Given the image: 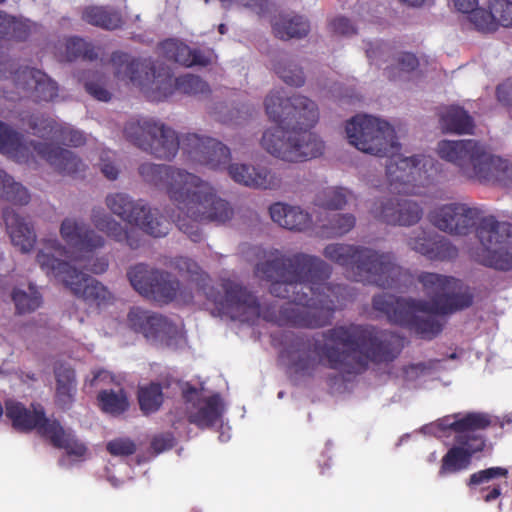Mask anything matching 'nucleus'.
I'll list each match as a JSON object with an SVG mask.
<instances>
[{"instance_id": "obj_47", "label": "nucleus", "mask_w": 512, "mask_h": 512, "mask_svg": "<svg viewBox=\"0 0 512 512\" xmlns=\"http://www.w3.org/2000/svg\"><path fill=\"white\" fill-rule=\"evenodd\" d=\"M497 25L512 27V2L509 0H489Z\"/></svg>"}, {"instance_id": "obj_62", "label": "nucleus", "mask_w": 512, "mask_h": 512, "mask_svg": "<svg viewBox=\"0 0 512 512\" xmlns=\"http://www.w3.org/2000/svg\"><path fill=\"white\" fill-rule=\"evenodd\" d=\"M339 379L338 375H330L328 377L329 382L337 381Z\"/></svg>"}, {"instance_id": "obj_45", "label": "nucleus", "mask_w": 512, "mask_h": 512, "mask_svg": "<svg viewBox=\"0 0 512 512\" xmlns=\"http://www.w3.org/2000/svg\"><path fill=\"white\" fill-rule=\"evenodd\" d=\"M509 475V471L507 468L496 466V467H489L483 470H479L477 472L472 473L467 482L466 485L473 489L477 486L483 485L485 483H488L494 479L498 478H504L507 479Z\"/></svg>"}, {"instance_id": "obj_60", "label": "nucleus", "mask_w": 512, "mask_h": 512, "mask_svg": "<svg viewBox=\"0 0 512 512\" xmlns=\"http://www.w3.org/2000/svg\"><path fill=\"white\" fill-rule=\"evenodd\" d=\"M424 368H425V365L423 363L412 364L408 367V369H421V370H423Z\"/></svg>"}, {"instance_id": "obj_2", "label": "nucleus", "mask_w": 512, "mask_h": 512, "mask_svg": "<svg viewBox=\"0 0 512 512\" xmlns=\"http://www.w3.org/2000/svg\"><path fill=\"white\" fill-rule=\"evenodd\" d=\"M281 356L301 377H314L320 366L348 374L365 371L369 362L394 361L404 348V338L371 325H338L311 339L292 335Z\"/></svg>"}, {"instance_id": "obj_18", "label": "nucleus", "mask_w": 512, "mask_h": 512, "mask_svg": "<svg viewBox=\"0 0 512 512\" xmlns=\"http://www.w3.org/2000/svg\"><path fill=\"white\" fill-rule=\"evenodd\" d=\"M419 283L422 284L423 291L430 298L428 303H440L450 305L451 307L469 303L473 304V294L466 289L465 291L454 293L453 290L457 280L453 277L440 275L432 272H422L418 276Z\"/></svg>"}, {"instance_id": "obj_31", "label": "nucleus", "mask_w": 512, "mask_h": 512, "mask_svg": "<svg viewBox=\"0 0 512 512\" xmlns=\"http://www.w3.org/2000/svg\"><path fill=\"white\" fill-rule=\"evenodd\" d=\"M38 28L36 23L28 19L17 18L0 11V41H27Z\"/></svg>"}, {"instance_id": "obj_28", "label": "nucleus", "mask_w": 512, "mask_h": 512, "mask_svg": "<svg viewBox=\"0 0 512 512\" xmlns=\"http://www.w3.org/2000/svg\"><path fill=\"white\" fill-rule=\"evenodd\" d=\"M55 395L54 401L58 408L67 411L71 409L77 394V378L74 368L66 363L54 366Z\"/></svg>"}, {"instance_id": "obj_49", "label": "nucleus", "mask_w": 512, "mask_h": 512, "mask_svg": "<svg viewBox=\"0 0 512 512\" xmlns=\"http://www.w3.org/2000/svg\"><path fill=\"white\" fill-rule=\"evenodd\" d=\"M106 449L112 456H130L137 448L130 438H116L107 443Z\"/></svg>"}, {"instance_id": "obj_38", "label": "nucleus", "mask_w": 512, "mask_h": 512, "mask_svg": "<svg viewBox=\"0 0 512 512\" xmlns=\"http://www.w3.org/2000/svg\"><path fill=\"white\" fill-rule=\"evenodd\" d=\"M491 418L487 413L469 412L462 418L448 423L446 427L459 435L487 429L491 425Z\"/></svg>"}, {"instance_id": "obj_3", "label": "nucleus", "mask_w": 512, "mask_h": 512, "mask_svg": "<svg viewBox=\"0 0 512 512\" xmlns=\"http://www.w3.org/2000/svg\"><path fill=\"white\" fill-rule=\"evenodd\" d=\"M349 143L358 150L379 157H387L386 175L390 190L399 197L375 201L372 215L389 225L412 226L423 215L419 203L404 195L415 194L416 187L424 185L428 169L434 159L425 155L403 157L398 154L400 144L394 128L386 121L368 115H356L345 127Z\"/></svg>"}, {"instance_id": "obj_27", "label": "nucleus", "mask_w": 512, "mask_h": 512, "mask_svg": "<svg viewBox=\"0 0 512 512\" xmlns=\"http://www.w3.org/2000/svg\"><path fill=\"white\" fill-rule=\"evenodd\" d=\"M159 53L169 61L184 67L202 66L210 64V58L200 49H192L186 43L169 38L158 45Z\"/></svg>"}, {"instance_id": "obj_43", "label": "nucleus", "mask_w": 512, "mask_h": 512, "mask_svg": "<svg viewBox=\"0 0 512 512\" xmlns=\"http://www.w3.org/2000/svg\"><path fill=\"white\" fill-rule=\"evenodd\" d=\"M275 73L288 85L301 87L305 83L304 72L301 67L286 61H277L273 65Z\"/></svg>"}, {"instance_id": "obj_24", "label": "nucleus", "mask_w": 512, "mask_h": 512, "mask_svg": "<svg viewBox=\"0 0 512 512\" xmlns=\"http://www.w3.org/2000/svg\"><path fill=\"white\" fill-rule=\"evenodd\" d=\"M127 324L130 329L141 333L147 339H157L172 330V323L166 317L140 307L129 310Z\"/></svg>"}, {"instance_id": "obj_58", "label": "nucleus", "mask_w": 512, "mask_h": 512, "mask_svg": "<svg viewBox=\"0 0 512 512\" xmlns=\"http://www.w3.org/2000/svg\"><path fill=\"white\" fill-rule=\"evenodd\" d=\"M47 248L58 252L60 255H63L66 252L65 247L57 239L48 240Z\"/></svg>"}, {"instance_id": "obj_44", "label": "nucleus", "mask_w": 512, "mask_h": 512, "mask_svg": "<svg viewBox=\"0 0 512 512\" xmlns=\"http://www.w3.org/2000/svg\"><path fill=\"white\" fill-rule=\"evenodd\" d=\"M97 56L94 47L82 38L72 37L66 41V58L68 61L78 58L94 60Z\"/></svg>"}, {"instance_id": "obj_8", "label": "nucleus", "mask_w": 512, "mask_h": 512, "mask_svg": "<svg viewBox=\"0 0 512 512\" xmlns=\"http://www.w3.org/2000/svg\"><path fill=\"white\" fill-rule=\"evenodd\" d=\"M105 204L114 215L127 223L134 224L139 230L123 226L101 207L92 209L90 216L92 224L108 238L132 250L139 249L143 245L140 230L155 238L164 237L169 232V221L154 213L142 200L136 201L126 193L117 192L108 194Z\"/></svg>"}, {"instance_id": "obj_13", "label": "nucleus", "mask_w": 512, "mask_h": 512, "mask_svg": "<svg viewBox=\"0 0 512 512\" xmlns=\"http://www.w3.org/2000/svg\"><path fill=\"white\" fill-rule=\"evenodd\" d=\"M0 152L19 163H27L35 153L59 173L74 175L84 170V163L72 151L52 143L25 141L22 134L0 121Z\"/></svg>"}, {"instance_id": "obj_55", "label": "nucleus", "mask_w": 512, "mask_h": 512, "mask_svg": "<svg viewBox=\"0 0 512 512\" xmlns=\"http://www.w3.org/2000/svg\"><path fill=\"white\" fill-rule=\"evenodd\" d=\"M108 266V259L106 257H100L95 259L92 264L84 265L83 267L94 274H102L107 270Z\"/></svg>"}, {"instance_id": "obj_48", "label": "nucleus", "mask_w": 512, "mask_h": 512, "mask_svg": "<svg viewBox=\"0 0 512 512\" xmlns=\"http://www.w3.org/2000/svg\"><path fill=\"white\" fill-rule=\"evenodd\" d=\"M55 138L60 140L63 144L73 147L82 146L86 141V138L81 131L62 125L58 126Z\"/></svg>"}, {"instance_id": "obj_21", "label": "nucleus", "mask_w": 512, "mask_h": 512, "mask_svg": "<svg viewBox=\"0 0 512 512\" xmlns=\"http://www.w3.org/2000/svg\"><path fill=\"white\" fill-rule=\"evenodd\" d=\"M182 397L186 403H191L194 408H197L196 411H188L189 423L200 429H206L214 426L220 420L223 412L220 395L214 394L202 399L199 391L189 385L183 390Z\"/></svg>"}, {"instance_id": "obj_20", "label": "nucleus", "mask_w": 512, "mask_h": 512, "mask_svg": "<svg viewBox=\"0 0 512 512\" xmlns=\"http://www.w3.org/2000/svg\"><path fill=\"white\" fill-rule=\"evenodd\" d=\"M407 245L411 250L432 261L452 260L458 256L457 248L447 238L422 228L412 231Z\"/></svg>"}, {"instance_id": "obj_46", "label": "nucleus", "mask_w": 512, "mask_h": 512, "mask_svg": "<svg viewBox=\"0 0 512 512\" xmlns=\"http://www.w3.org/2000/svg\"><path fill=\"white\" fill-rule=\"evenodd\" d=\"M27 125L39 137L53 136L55 137L58 124L53 119L42 114H32L27 120Z\"/></svg>"}, {"instance_id": "obj_33", "label": "nucleus", "mask_w": 512, "mask_h": 512, "mask_svg": "<svg viewBox=\"0 0 512 512\" xmlns=\"http://www.w3.org/2000/svg\"><path fill=\"white\" fill-rule=\"evenodd\" d=\"M274 35L281 40L305 37L310 30V25L302 16L279 15L272 23Z\"/></svg>"}, {"instance_id": "obj_4", "label": "nucleus", "mask_w": 512, "mask_h": 512, "mask_svg": "<svg viewBox=\"0 0 512 512\" xmlns=\"http://www.w3.org/2000/svg\"><path fill=\"white\" fill-rule=\"evenodd\" d=\"M138 172L143 180L156 187H165L175 205L170 218L191 241L202 239L199 223H225L233 216L229 203L218 197L207 182L185 170L154 163H143Z\"/></svg>"}, {"instance_id": "obj_35", "label": "nucleus", "mask_w": 512, "mask_h": 512, "mask_svg": "<svg viewBox=\"0 0 512 512\" xmlns=\"http://www.w3.org/2000/svg\"><path fill=\"white\" fill-rule=\"evenodd\" d=\"M137 399L140 410L144 415L157 412L164 402L162 385L158 382H150L140 386L137 392Z\"/></svg>"}, {"instance_id": "obj_53", "label": "nucleus", "mask_w": 512, "mask_h": 512, "mask_svg": "<svg viewBox=\"0 0 512 512\" xmlns=\"http://www.w3.org/2000/svg\"><path fill=\"white\" fill-rule=\"evenodd\" d=\"M496 97L504 106H512V82H504L496 88Z\"/></svg>"}, {"instance_id": "obj_6", "label": "nucleus", "mask_w": 512, "mask_h": 512, "mask_svg": "<svg viewBox=\"0 0 512 512\" xmlns=\"http://www.w3.org/2000/svg\"><path fill=\"white\" fill-rule=\"evenodd\" d=\"M125 139L159 159L171 160L181 149L186 161L211 169L225 168L231 160L230 149L221 141L196 133L179 137L165 124L152 118H131L123 128Z\"/></svg>"}, {"instance_id": "obj_41", "label": "nucleus", "mask_w": 512, "mask_h": 512, "mask_svg": "<svg viewBox=\"0 0 512 512\" xmlns=\"http://www.w3.org/2000/svg\"><path fill=\"white\" fill-rule=\"evenodd\" d=\"M28 292L21 289H14L12 300L18 314H25L35 311L42 303V296L35 286L29 285Z\"/></svg>"}, {"instance_id": "obj_37", "label": "nucleus", "mask_w": 512, "mask_h": 512, "mask_svg": "<svg viewBox=\"0 0 512 512\" xmlns=\"http://www.w3.org/2000/svg\"><path fill=\"white\" fill-rule=\"evenodd\" d=\"M356 224L353 214L336 213L328 216L320 224L321 234L327 238L341 237L350 232Z\"/></svg>"}, {"instance_id": "obj_34", "label": "nucleus", "mask_w": 512, "mask_h": 512, "mask_svg": "<svg viewBox=\"0 0 512 512\" xmlns=\"http://www.w3.org/2000/svg\"><path fill=\"white\" fill-rule=\"evenodd\" d=\"M47 432L45 439H48L54 447L65 449L68 455L82 457L86 454V446L67 433L58 420H53Z\"/></svg>"}, {"instance_id": "obj_17", "label": "nucleus", "mask_w": 512, "mask_h": 512, "mask_svg": "<svg viewBox=\"0 0 512 512\" xmlns=\"http://www.w3.org/2000/svg\"><path fill=\"white\" fill-rule=\"evenodd\" d=\"M453 445L441 459L438 476L444 478L467 470L475 453L485 447V439L481 435H457Z\"/></svg>"}, {"instance_id": "obj_42", "label": "nucleus", "mask_w": 512, "mask_h": 512, "mask_svg": "<svg viewBox=\"0 0 512 512\" xmlns=\"http://www.w3.org/2000/svg\"><path fill=\"white\" fill-rule=\"evenodd\" d=\"M466 19L472 28L482 33L493 32L498 28L494 13L490 8L486 10L476 6L466 16Z\"/></svg>"}, {"instance_id": "obj_36", "label": "nucleus", "mask_w": 512, "mask_h": 512, "mask_svg": "<svg viewBox=\"0 0 512 512\" xmlns=\"http://www.w3.org/2000/svg\"><path fill=\"white\" fill-rule=\"evenodd\" d=\"M97 401L103 412L113 416L121 415L129 408L127 393L122 388L117 391L112 389L101 390L97 395Z\"/></svg>"}, {"instance_id": "obj_12", "label": "nucleus", "mask_w": 512, "mask_h": 512, "mask_svg": "<svg viewBox=\"0 0 512 512\" xmlns=\"http://www.w3.org/2000/svg\"><path fill=\"white\" fill-rule=\"evenodd\" d=\"M436 150L441 159L454 164L466 179L495 183L508 176L509 162L491 155L476 140L444 139L438 142Z\"/></svg>"}, {"instance_id": "obj_9", "label": "nucleus", "mask_w": 512, "mask_h": 512, "mask_svg": "<svg viewBox=\"0 0 512 512\" xmlns=\"http://www.w3.org/2000/svg\"><path fill=\"white\" fill-rule=\"evenodd\" d=\"M110 61L117 78L139 87L151 101H164L175 92L189 96L211 92L208 83L199 76L185 74L174 78L169 67L152 58H133L125 52L115 51Z\"/></svg>"}, {"instance_id": "obj_50", "label": "nucleus", "mask_w": 512, "mask_h": 512, "mask_svg": "<svg viewBox=\"0 0 512 512\" xmlns=\"http://www.w3.org/2000/svg\"><path fill=\"white\" fill-rule=\"evenodd\" d=\"M175 438L171 433L159 434L153 437L151 449L156 453H162L174 447Z\"/></svg>"}, {"instance_id": "obj_51", "label": "nucleus", "mask_w": 512, "mask_h": 512, "mask_svg": "<svg viewBox=\"0 0 512 512\" xmlns=\"http://www.w3.org/2000/svg\"><path fill=\"white\" fill-rule=\"evenodd\" d=\"M331 30L339 35L351 36L356 34V28L346 17H337L330 23Z\"/></svg>"}, {"instance_id": "obj_11", "label": "nucleus", "mask_w": 512, "mask_h": 512, "mask_svg": "<svg viewBox=\"0 0 512 512\" xmlns=\"http://www.w3.org/2000/svg\"><path fill=\"white\" fill-rule=\"evenodd\" d=\"M374 310L387 316L390 322L404 327L419 338L432 340L443 330V324L436 315H449L469 308L468 302L451 307L427 300L396 297L389 293L375 295L372 299Z\"/></svg>"}, {"instance_id": "obj_16", "label": "nucleus", "mask_w": 512, "mask_h": 512, "mask_svg": "<svg viewBox=\"0 0 512 512\" xmlns=\"http://www.w3.org/2000/svg\"><path fill=\"white\" fill-rule=\"evenodd\" d=\"M127 278L140 295L161 304L172 302L180 289L178 279L171 273L150 268L145 263L131 266Z\"/></svg>"}, {"instance_id": "obj_26", "label": "nucleus", "mask_w": 512, "mask_h": 512, "mask_svg": "<svg viewBox=\"0 0 512 512\" xmlns=\"http://www.w3.org/2000/svg\"><path fill=\"white\" fill-rule=\"evenodd\" d=\"M2 214L12 244L22 253L32 251L37 240L33 224L21 217L13 208L3 209Z\"/></svg>"}, {"instance_id": "obj_59", "label": "nucleus", "mask_w": 512, "mask_h": 512, "mask_svg": "<svg viewBox=\"0 0 512 512\" xmlns=\"http://www.w3.org/2000/svg\"><path fill=\"white\" fill-rule=\"evenodd\" d=\"M108 377H109V374L107 371L99 370L94 373L93 378L90 380V385L95 386L98 383V381L104 380Z\"/></svg>"}, {"instance_id": "obj_39", "label": "nucleus", "mask_w": 512, "mask_h": 512, "mask_svg": "<svg viewBox=\"0 0 512 512\" xmlns=\"http://www.w3.org/2000/svg\"><path fill=\"white\" fill-rule=\"evenodd\" d=\"M0 197L16 205H26L30 201L28 190L0 169Z\"/></svg>"}, {"instance_id": "obj_57", "label": "nucleus", "mask_w": 512, "mask_h": 512, "mask_svg": "<svg viewBox=\"0 0 512 512\" xmlns=\"http://www.w3.org/2000/svg\"><path fill=\"white\" fill-rule=\"evenodd\" d=\"M101 171L109 180H115L118 177V169L112 163H104Z\"/></svg>"}, {"instance_id": "obj_1", "label": "nucleus", "mask_w": 512, "mask_h": 512, "mask_svg": "<svg viewBox=\"0 0 512 512\" xmlns=\"http://www.w3.org/2000/svg\"><path fill=\"white\" fill-rule=\"evenodd\" d=\"M177 266L220 315L232 320L253 322L262 316L278 326L319 329L331 325L336 311L345 306L347 287L328 282L331 265L305 253L277 255L255 266V275L271 282L269 291L273 296L291 301L277 310L274 306L262 310L252 292L230 279L222 281L221 293L210 286L208 274L189 258H180Z\"/></svg>"}, {"instance_id": "obj_25", "label": "nucleus", "mask_w": 512, "mask_h": 512, "mask_svg": "<svg viewBox=\"0 0 512 512\" xmlns=\"http://www.w3.org/2000/svg\"><path fill=\"white\" fill-rule=\"evenodd\" d=\"M228 173L235 182L253 188L272 190L282 183L281 176L266 167L236 163L229 165Z\"/></svg>"}, {"instance_id": "obj_14", "label": "nucleus", "mask_w": 512, "mask_h": 512, "mask_svg": "<svg viewBox=\"0 0 512 512\" xmlns=\"http://www.w3.org/2000/svg\"><path fill=\"white\" fill-rule=\"evenodd\" d=\"M37 263L47 274L52 275L68 287L72 293L82 299L89 307L107 305L112 300L111 292L95 278L82 273L68 262L40 250Z\"/></svg>"}, {"instance_id": "obj_7", "label": "nucleus", "mask_w": 512, "mask_h": 512, "mask_svg": "<svg viewBox=\"0 0 512 512\" xmlns=\"http://www.w3.org/2000/svg\"><path fill=\"white\" fill-rule=\"evenodd\" d=\"M482 211L462 203L446 204L433 210L429 217L438 229L453 235H467L476 227L481 246L476 260L487 267L508 271L512 269V225L494 216L481 217Z\"/></svg>"}, {"instance_id": "obj_61", "label": "nucleus", "mask_w": 512, "mask_h": 512, "mask_svg": "<svg viewBox=\"0 0 512 512\" xmlns=\"http://www.w3.org/2000/svg\"><path fill=\"white\" fill-rule=\"evenodd\" d=\"M227 28L225 24H220L218 27V31L220 34H224L226 32Z\"/></svg>"}, {"instance_id": "obj_54", "label": "nucleus", "mask_w": 512, "mask_h": 512, "mask_svg": "<svg viewBox=\"0 0 512 512\" xmlns=\"http://www.w3.org/2000/svg\"><path fill=\"white\" fill-rule=\"evenodd\" d=\"M483 494L482 499L486 503H490L498 499L502 495V484L494 483L488 487H482L480 490Z\"/></svg>"}, {"instance_id": "obj_19", "label": "nucleus", "mask_w": 512, "mask_h": 512, "mask_svg": "<svg viewBox=\"0 0 512 512\" xmlns=\"http://www.w3.org/2000/svg\"><path fill=\"white\" fill-rule=\"evenodd\" d=\"M5 414L16 431L27 433L37 430L43 438L47 437L53 422L46 417L42 405L32 403L27 408L23 403L11 399L5 401Z\"/></svg>"}, {"instance_id": "obj_52", "label": "nucleus", "mask_w": 512, "mask_h": 512, "mask_svg": "<svg viewBox=\"0 0 512 512\" xmlns=\"http://www.w3.org/2000/svg\"><path fill=\"white\" fill-rule=\"evenodd\" d=\"M85 89L97 100L107 102L111 99L110 92L98 82L87 81L85 83Z\"/></svg>"}, {"instance_id": "obj_5", "label": "nucleus", "mask_w": 512, "mask_h": 512, "mask_svg": "<svg viewBox=\"0 0 512 512\" xmlns=\"http://www.w3.org/2000/svg\"><path fill=\"white\" fill-rule=\"evenodd\" d=\"M269 119L277 126L267 129L262 136V147L272 156L286 162H304L321 156L324 142L310 131L319 120L317 104L297 94L284 98L280 91L265 98Z\"/></svg>"}, {"instance_id": "obj_63", "label": "nucleus", "mask_w": 512, "mask_h": 512, "mask_svg": "<svg viewBox=\"0 0 512 512\" xmlns=\"http://www.w3.org/2000/svg\"><path fill=\"white\" fill-rule=\"evenodd\" d=\"M5 1H6V0H0V4H1V3H4Z\"/></svg>"}, {"instance_id": "obj_22", "label": "nucleus", "mask_w": 512, "mask_h": 512, "mask_svg": "<svg viewBox=\"0 0 512 512\" xmlns=\"http://www.w3.org/2000/svg\"><path fill=\"white\" fill-rule=\"evenodd\" d=\"M366 56L372 64L378 67L381 66V63L391 62L385 68L387 77L391 80L399 76L400 72H411L419 65L414 54L402 52L395 56L392 46L385 42L369 43L366 48Z\"/></svg>"}, {"instance_id": "obj_40", "label": "nucleus", "mask_w": 512, "mask_h": 512, "mask_svg": "<svg viewBox=\"0 0 512 512\" xmlns=\"http://www.w3.org/2000/svg\"><path fill=\"white\" fill-rule=\"evenodd\" d=\"M348 191L341 187H327L316 194L314 203L325 210H341L347 204Z\"/></svg>"}, {"instance_id": "obj_29", "label": "nucleus", "mask_w": 512, "mask_h": 512, "mask_svg": "<svg viewBox=\"0 0 512 512\" xmlns=\"http://www.w3.org/2000/svg\"><path fill=\"white\" fill-rule=\"evenodd\" d=\"M273 222L288 230L304 231L311 225V215L297 206L274 203L269 207Z\"/></svg>"}, {"instance_id": "obj_56", "label": "nucleus", "mask_w": 512, "mask_h": 512, "mask_svg": "<svg viewBox=\"0 0 512 512\" xmlns=\"http://www.w3.org/2000/svg\"><path fill=\"white\" fill-rule=\"evenodd\" d=\"M478 5V0H454L455 8L466 16Z\"/></svg>"}, {"instance_id": "obj_32", "label": "nucleus", "mask_w": 512, "mask_h": 512, "mask_svg": "<svg viewBox=\"0 0 512 512\" xmlns=\"http://www.w3.org/2000/svg\"><path fill=\"white\" fill-rule=\"evenodd\" d=\"M439 123L445 133L472 134L474 129L472 116L464 108L456 105L446 107L440 113Z\"/></svg>"}, {"instance_id": "obj_15", "label": "nucleus", "mask_w": 512, "mask_h": 512, "mask_svg": "<svg viewBox=\"0 0 512 512\" xmlns=\"http://www.w3.org/2000/svg\"><path fill=\"white\" fill-rule=\"evenodd\" d=\"M0 80H10L35 102H49L58 96V85L43 71L19 67L15 60L0 52Z\"/></svg>"}, {"instance_id": "obj_23", "label": "nucleus", "mask_w": 512, "mask_h": 512, "mask_svg": "<svg viewBox=\"0 0 512 512\" xmlns=\"http://www.w3.org/2000/svg\"><path fill=\"white\" fill-rule=\"evenodd\" d=\"M60 235L70 247L80 252H92L105 244L103 236L75 218L68 217L62 221Z\"/></svg>"}, {"instance_id": "obj_10", "label": "nucleus", "mask_w": 512, "mask_h": 512, "mask_svg": "<svg viewBox=\"0 0 512 512\" xmlns=\"http://www.w3.org/2000/svg\"><path fill=\"white\" fill-rule=\"evenodd\" d=\"M323 255L341 266L348 279L380 288H398L410 274L401 267L392 252H382L362 245L328 244Z\"/></svg>"}, {"instance_id": "obj_30", "label": "nucleus", "mask_w": 512, "mask_h": 512, "mask_svg": "<svg viewBox=\"0 0 512 512\" xmlns=\"http://www.w3.org/2000/svg\"><path fill=\"white\" fill-rule=\"evenodd\" d=\"M81 18L92 26L109 31L120 29L124 25L121 11L112 6H87L83 9Z\"/></svg>"}]
</instances>
